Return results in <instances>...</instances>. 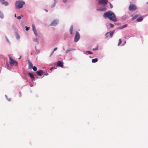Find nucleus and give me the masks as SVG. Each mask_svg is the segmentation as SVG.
<instances>
[{
	"mask_svg": "<svg viewBox=\"0 0 148 148\" xmlns=\"http://www.w3.org/2000/svg\"><path fill=\"white\" fill-rule=\"evenodd\" d=\"M56 2H54V3H53V4L52 5H51V7L52 8H53L54 7H55V5H56Z\"/></svg>",
	"mask_w": 148,
	"mask_h": 148,
	"instance_id": "obj_27",
	"label": "nucleus"
},
{
	"mask_svg": "<svg viewBox=\"0 0 148 148\" xmlns=\"http://www.w3.org/2000/svg\"><path fill=\"white\" fill-rule=\"evenodd\" d=\"M137 8L134 4H131L129 7V10L131 11H133L136 10Z\"/></svg>",
	"mask_w": 148,
	"mask_h": 148,
	"instance_id": "obj_4",
	"label": "nucleus"
},
{
	"mask_svg": "<svg viewBox=\"0 0 148 148\" xmlns=\"http://www.w3.org/2000/svg\"><path fill=\"white\" fill-rule=\"evenodd\" d=\"M21 16L22 17L23 16L22 15H21Z\"/></svg>",
	"mask_w": 148,
	"mask_h": 148,
	"instance_id": "obj_43",
	"label": "nucleus"
},
{
	"mask_svg": "<svg viewBox=\"0 0 148 148\" xmlns=\"http://www.w3.org/2000/svg\"><path fill=\"white\" fill-rule=\"evenodd\" d=\"M57 47H56V48H55L54 49L53 51L52 52V53H51V55H52V54L53 53V52H54V51H56V50H57Z\"/></svg>",
	"mask_w": 148,
	"mask_h": 148,
	"instance_id": "obj_24",
	"label": "nucleus"
},
{
	"mask_svg": "<svg viewBox=\"0 0 148 148\" xmlns=\"http://www.w3.org/2000/svg\"><path fill=\"white\" fill-rule=\"evenodd\" d=\"M103 16L106 18H108L109 20L114 22H116L117 21L115 15L111 11H108L105 12Z\"/></svg>",
	"mask_w": 148,
	"mask_h": 148,
	"instance_id": "obj_1",
	"label": "nucleus"
},
{
	"mask_svg": "<svg viewBox=\"0 0 148 148\" xmlns=\"http://www.w3.org/2000/svg\"><path fill=\"white\" fill-rule=\"evenodd\" d=\"M138 15H135L134 16H133L132 18V19L133 20L136 19L138 17Z\"/></svg>",
	"mask_w": 148,
	"mask_h": 148,
	"instance_id": "obj_19",
	"label": "nucleus"
},
{
	"mask_svg": "<svg viewBox=\"0 0 148 148\" xmlns=\"http://www.w3.org/2000/svg\"><path fill=\"white\" fill-rule=\"evenodd\" d=\"M28 69H31L33 67V64L32 62L29 60L28 61Z\"/></svg>",
	"mask_w": 148,
	"mask_h": 148,
	"instance_id": "obj_8",
	"label": "nucleus"
},
{
	"mask_svg": "<svg viewBox=\"0 0 148 148\" xmlns=\"http://www.w3.org/2000/svg\"><path fill=\"white\" fill-rule=\"evenodd\" d=\"M143 18L142 17H138L136 20L137 22H140L142 21L143 20Z\"/></svg>",
	"mask_w": 148,
	"mask_h": 148,
	"instance_id": "obj_14",
	"label": "nucleus"
},
{
	"mask_svg": "<svg viewBox=\"0 0 148 148\" xmlns=\"http://www.w3.org/2000/svg\"><path fill=\"white\" fill-rule=\"evenodd\" d=\"M17 18L18 19H20L21 18V17L20 16H18L17 17Z\"/></svg>",
	"mask_w": 148,
	"mask_h": 148,
	"instance_id": "obj_33",
	"label": "nucleus"
},
{
	"mask_svg": "<svg viewBox=\"0 0 148 148\" xmlns=\"http://www.w3.org/2000/svg\"><path fill=\"white\" fill-rule=\"evenodd\" d=\"M54 68L53 67H52L50 69V70L51 71H52V70Z\"/></svg>",
	"mask_w": 148,
	"mask_h": 148,
	"instance_id": "obj_38",
	"label": "nucleus"
},
{
	"mask_svg": "<svg viewBox=\"0 0 148 148\" xmlns=\"http://www.w3.org/2000/svg\"><path fill=\"white\" fill-rule=\"evenodd\" d=\"M0 18L1 19H3L4 18V16L3 14L0 11Z\"/></svg>",
	"mask_w": 148,
	"mask_h": 148,
	"instance_id": "obj_18",
	"label": "nucleus"
},
{
	"mask_svg": "<svg viewBox=\"0 0 148 148\" xmlns=\"http://www.w3.org/2000/svg\"><path fill=\"white\" fill-rule=\"evenodd\" d=\"M32 69L34 71H36L37 69V68L35 66L32 67Z\"/></svg>",
	"mask_w": 148,
	"mask_h": 148,
	"instance_id": "obj_21",
	"label": "nucleus"
},
{
	"mask_svg": "<svg viewBox=\"0 0 148 148\" xmlns=\"http://www.w3.org/2000/svg\"><path fill=\"white\" fill-rule=\"evenodd\" d=\"M34 32V34H35L36 36H38L37 34L36 31V30H35L33 31Z\"/></svg>",
	"mask_w": 148,
	"mask_h": 148,
	"instance_id": "obj_23",
	"label": "nucleus"
},
{
	"mask_svg": "<svg viewBox=\"0 0 148 148\" xmlns=\"http://www.w3.org/2000/svg\"><path fill=\"white\" fill-rule=\"evenodd\" d=\"M80 38V36L79 33L77 32H76L74 38V41L75 42H77L79 39Z\"/></svg>",
	"mask_w": 148,
	"mask_h": 148,
	"instance_id": "obj_5",
	"label": "nucleus"
},
{
	"mask_svg": "<svg viewBox=\"0 0 148 148\" xmlns=\"http://www.w3.org/2000/svg\"><path fill=\"white\" fill-rule=\"evenodd\" d=\"M36 73L38 75L41 76L42 74L43 73V71L42 70L38 71L36 72Z\"/></svg>",
	"mask_w": 148,
	"mask_h": 148,
	"instance_id": "obj_9",
	"label": "nucleus"
},
{
	"mask_svg": "<svg viewBox=\"0 0 148 148\" xmlns=\"http://www.w3.org/2000/svg\"><path fill=\"white\" fill-rule=\"evenodd\" d=\"M97 49H98V48L93 49V50H97Z\"/></svg>",
	"mask_w": 148,
	"mask_h": 148,
	"instance_id": "obj_39",
	"label": "nucleus"
},
{
	"mask_svg": "<svg viewBox=\"0 0 148 148\" xmlns=\"http://www.w3.org/2000/svg\"><path fill=\"white\" fill-rule=\"evenodd\" d=\"M58 21L56 20L53 21L51 24V25L56 26L58 24Z\"/></svg>",
	"mask_w": 148,
	"mask_h": 148,
	"instance_id": "obj_10",
	"label": "nucleus"
},
{
	"mask_svg": "<svg viewBox=\"0 0 148 148\" xmlns=\"http://www.w3.org/2000/svg\"><path fill=\"white\" fill-rule=\"evenodd\" d=\"M3 5H4L5 6H7L8 5V3L7 1H3L2 3Z\"/></svg>",
	"mask_w": 148,
	"mask_h": 148,
	"instance_id": "obj_16",
	"label": "nucleus"
},
{
	"mask_svg": "<svg viewBox=\"0 0 148 148\" xmlns=\"http://www.w3.org/2000/svg\"><path fill=\"white\" fill-rule=\"evenodd\" d=\"M8 56L10 60L9 63L11 65H15L17 66L18 65V63L16 61L13 60V59L9 55Z\"/></svg>",
	"mask_w": 148,
	"mask_h": 148,
	"instance_id": "obj_3",
	"label": "nucleus"
},
{
	"mask_svg": "<svg viewBox=\"0 0 148 148\" xmlns=\"http://www.w3.org/2000/svg\"><path fill=\"white\" fill-rule=\"evenodd\" d=\"M73 25H71V27H70V30H69L71 34H73Z\"/></svg>",
	"mask_w": 148,
	"mask_h": 148,
	"instance_id": "obj_13",
	"label": "nucleus"
},
{
	"mask_svg": "<svg viewBox=\"0 0 148 148\" xmlns=\"http://www.w3.org/2000/svg\"><path fill=\"white\" fill-rule=\"evenodd\" d=\"M109 32H107L105 34L106 38H107L108 36Z\"/></svg>",
	"mask_w": 148,
	"mask_h": 148,
	"instance_id": "obj_28",
	"label": "nucleus"
},
{
	"mask_svg": "<svg viewBox=\"0 0 148 148\" xmlns=\"http://www.w3.org/2000/svg\"><path fill=\"white\" fill-rule=\"evenodd\" d=\"M34 41L35 42H37L38 43V41L37 38H34Z\"/></svg>",
	"mask_w": 148,
	"mask_h": 148,
	"instance_id": "obj_30",
	"label": "nucleus"
},
{
	"mask_svg": "<svg viewBox=\"0 0 148 148\" xmlns=\"http://www.w3.org/2000/svg\"><path fill=\"white\" fill-rule=\"evenodd\" d=\"M86 52L87 53H88L91 54L92 53V52L90 51H86Z\"/></svg>",
	"mask_w": 148,
	"mask_h": 148,
	"instance_id": "obj_26",
	"label": "nucleus"
},
{
	"mask_svg": "<svg viewBox=\"0 0 148 148\" xmlns=\"http://www.w3.org/2000/svg\"><path fill=\"white\" fill-rule=\"evenodd\" d=\"M122 42V40L121 39H120L119 40V42L118 43V46H119L120 44H121Z\"/></svg>",
	"mask_w": 148,
	"mask_h": 148,
	"instance_id": "obj_22",
	"label": "nucleus"
},
{
	"mask_svg": "<svg viewBox=\"0 0 148 148\" xmlns=\"http://www.w3.org/2000/svg\"><path fill=\"white\" fill-rule=\"evenodd\" d=\"M147 3L148 4V1Z\"/></svg>",
	"mask_w": 148,
	"mask_h": 148,
	"instance_id": "obj_42",
	"label": "nucleus"
},
{
	"mask_svg": "<svg viewBox=\"0 0 148 148\" xmlns=\"http://www.w3.org/2000/svg\"><path fill=\"white\" fill-rule=\"evenodd\" d=\"M110 8H112L113 7V6H112V5H111V4L110 3Z\"/></svg>",
	"mask_w": 148,
	"mask_h": 148,
	"instance_id": "obj_35",
	"label": "nucleus"
},
{
	"mask_svg": "<svg viewBox=\"0 0 148 148\" xmlns=\"http://www.w3.org/2000/svg\"><path fill=\"white\" fill-rule=\"evenodd\" d=\"M67 0H63V2L64 3H65L67 2Z\"/></svg>",
	"mask_w": 148,
	"mask_h": 148,
	"instance_id": "obj_36",
	"label": "nucleus"
},
{
	"mask_svg": "<svg viewBox=\"0 0 148 148\" xmlns=\"http://www.w3.org/2000/svg\"><path fill=\"white\" fill-rule=\"evenodd\" d=\"M71 50H72L71 49H68L66 51V52H65L66 53H68V52H69Z\"/></svg>",
	"mask_w": 148,
	"mask_h": 148,
	"instance_id": "obj_29",
	"label": "nucleus"
},
{
	"mask_svg": "<svg viewBox=\"0 0 148 148\" xmlns=\"http://www.w3.org/2000/svg\"><path fill=\"white\" fill-rule=\"evenodd\" d=\"M25 28H26V31H28L29 29V27H27V26H26L25 27Z\"/></svg>",
	"mask_w": 148,
	"mask_h": 148,
	"instance_id": "obj_31",
	"label": "nucleus"
},
{
	"mask_svg": "<svg viewBox=\"0 0 148 148\" xmlns=\"http://www.w3.org/2000/svg\"><path fill=\"white\" fill-rule=\"evenodd\" d=\"M98 1V3L100 4H103L104 5L107 4L108 1V0H97Z\"/></svg>",
	"mask_w": 148,
	"mask_h": 148,
	"instance_id": "obj_6",
	"label": "nucleus"
},
{
	"mask_svg": "<svg viewBox=\"0 0 148 148\" xmlns=\"http://www.w3.org/2000/svg\"><path fill=\"white\" fill-rule=\"evenodd\" d=\"M8 101H10L11 100V99L10 98V99H8Z\"/></svg>",
	"mask_w": 148,
	"mask_h": 148,
	"instance_id": "obj_40",
	"label": "nucleus"
},
{
	"mask_svg": "<svg viewBox=\"0 0 148 148\" xmlns=\"http://www.w3.org/2000/svg\"><path fill=\"white\" fill-rule=\"evenodd\" d=\"M63 66V62L59 61L57 62V66L62 67Z\"/></svg>",
	"mask_w": 148,
	"mask_h": 148,
	"instance_id": "obj_7",
	"label": "nucleus"
},
{
	"mask_svg": "<svg viewBox=\"0 0 148 148\" xmlns=\"http://www.w3.org/2000/svg\"><path fill=\"white\" fill-rule=\"evenodd\" d=\"M98 61V59L97 58H95L94 59H92V63H95Z\"/></svg>",
	"mask_w": 148,
	"mask_h": 148,
	"instance_id": "obj_17",
	"label": "nucleus"
},
{
	"mask_svg": "<svg viewBox=\"0 0 148 148\" xmlns=\"http://www.w3.org/2000/svg\"><path fill=\"white\" fill-rule=\"evenodd\" d=\"M14 16L15 17H16V14H15V15H14Z\"/></svg>",
	"mask_w": 148,
	"mask_h": 148,
	"instance_id": "obj_41",
	"label": "nucleus"
},
{
	"mask_svg": "<svg viewBox=\"0 0 148 148\" xmlns=\"http://www.w3.org/2000/svg\"><path fill=\"white\" fill-rule=\"evenodd\" d=\"M25 3V2L23 1H18L16 2L15 6L16 8L19 9L22 8L23 5Z\"/></svg>",
	"mask_w": 148,
	"mask_h": 148,
	"instance_id": "obj_2",
	"label": "nucleus"
},
{
	"mask_svg": "<svg viewBox=\"0 0 148 148\" xmlns=\"http://www.w3.org/2000/svg\"><path fill=\"white\" fill-rule=\"evenodd\" d=\"M28 74L29 75L30 78L32 79H34V76L32 73H29Z\"/></svg>",
	"mask_w": 148,
	"mask_h": 148,
	"instance_id": "obj_12",
	"label": "nucleus"
},
{
	"mask_svg": "<svg viewBox=\"0 0 148 148\" xmlns=\"http://www.w3.org/2000/svg\"><path fill=\"white\" fill-rule=\"evenodd\" d=\"M5 0H0V1L1 2V3H2L3 2L5 1Z\"/></svg>",
	"mask_w": 148,
	"mask_h": 148,
	"instance_id": "obj_37",
	"label": "nucleus"
},
{
	"mask_svg": "<svg viewBox=\"0 0 148 148\" xmlns=\"http://www.w3.org/2000/svg\"><path fill=\"white\" fill-rule=\"evenodd\" d=\"M106 10V9L105 7H103V8H101L100 9H97V11H105Z\"/></svg>",
	"mask_w": 148,
	"mask_h": 148,
	"instance_id": "obj_15",
	"label": "nucleus"
},
{
	"mask_svg": "<svg viewBox=\"0 0 148 148\" xmlns=\"http://www.w3.org/2000/svg\"><path fill=\"white\" fill-rule=\"evenodd\" d=\"M109 25L111 27H112L114 26V25L111 23H110Z\"/></svg>",
	"mask_w": 148,
	"mask_h": 148,
	"instance_id": "obj_32",
	"label": "nucleus"
},
{
	"mask_svg": "<svg viewBox=\"0 0 148 148\" xmlns=\"http://www.w3.org/2000/svg\"><path fill=\"white\" fill-rule=\"evenodd\" d=\"M127 26V25L125 24V25L123 26H122V27H121V29H122V28H124L126 27Z\"/></svg>",
	"mask_w": 148,
	"mask_h": 148,
	"instance_id": "obj_25",
	"label": "nucleus"
},
{
	"mask_svg": "<svg viewBox=\"0 0 148 148\" xmlns=\"http://www.w3.org/2000/svg\"><path fill=\"white\" fill-rule=\"evenodd\" d=\"M115 30H114L113 31L108 32L109 34V35L110 36L111 38H112L113 35V34Z\"/></svg>",
	"mask_w": 148,
	"mask_h": 148,
	"instance_id": "obj_11",
	"label": "nucleus"
},
{
	"mask_svg": "<svg viewBox=\"0 0 148 148\" xmlns=\"http://www.w3.org/2000/svg\"><path fill=\"white\" fill-rule=\"evenodd\" d=\"M48 75V73H45L43 76V77H44L45 75Z\"/></svg>",
	"mask_w": 148,
	"mask_h": 148,
	"instance_id": "obj_34",
	"label": "nucleus"
},
{
	"mask_svg": "<svg viewBox=\"0 0 148 148\" xmlns=\"http://www.w3.org/2000/svg\"><path fill=\"white\" fill-rule=\"evenodd\" d=\"M32 30L33 31L36 30L35 26L33 24L32 25Z\"/></svg>",
	"mask_w": 148,
	"mask_h": 148,
	"instance_id": "obj_20",
	"label": "nucleus"
}]
</instances>
